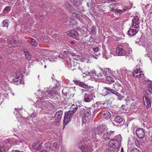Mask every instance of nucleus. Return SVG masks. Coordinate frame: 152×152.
<instances>
[{
    "instance_id": "nucleus-54",
    "label": "nucleus",
    "mask_w": 152,
    "mask_h": 152,
    "mask_svg": "<svg viewBox=\"0 0 152 152\" xmlns=\"http://www.w3.org/2000/svg\"><path fill=\"white\" fill-rule=\"evenodd\" d=\"M86 91H87V90H85V89H82L81 91V93L82 94H83V93H85L86 92Z\"/></svg>"
},
{
    "instance_id": "nucleus-31",
    "label": "nucleus",
    "mask_w": 152,
    "mask_h": 152,
    "mask_svg": "<svg viewBox=\"0 0 152 152\" xmlns=\"http://www.w3.org/2000/svg\"><path fill=\"white\" fill-rule=\"evenodd\" d=\"M123 118L119 116H116L115 118L114 121L116 123H121L123 121Z\"/></svg>"
},
{
    "instance_id": "nucleus-61",
    "label": "nucleus",
    "mask_w": 152,
    "mask_h": 152,
    "mask_svg": "<svg viewBox=\"0 0 152 152\" xmlns=\"http://www.w3.org/2000/svg\"><path fill=\"white\" fill-rule=\"evenodd\" d=\"M78 107H80V105L78 106V105L77 104V107H76L77 110V107H78Z\"/></svg>"
},
{
    "instance_id": "nucleus-57",
    "label": "nucleus",
    "mask_w": 152,
    "mask_h": 152,
    "mask_svg": "<svg viewBox=\"0 0 152 152\" xmlns=\"http://www.w3.org/2000/svg\"><path fill=\"white\" fill-rule=\"evenodd\" d=\"M97 56H93V57L94 58H95L96 59H97L98 58V57H97Z\"/></svg>"
},
{
    "instance_id": "nucleus-48",
    "label": "nucleus",
    "mask_w": 152,
    "mask_h": 152,
    "mask_svg": "<svg viewBox=\"0 0 152 152\" xmlns=\"http://www.w3.org/2000/svg\"><path fill=\"white\" fill-rule=\"evenodd\" d=\"M59 146V144L58 142H55L53 143V146L55 148H57Z\"/></svg>"
},
{
    "instance_id": "nucleus-13",
    "label": "nucleus",
    "mask_w": 152,
    "mask_h": 152,
    "mask_svg": "<svg viewBox=\"0 0 152 152\" xmlns=\"http://www.w3.org/2000/svg\"><path fill=\"white\" fill-rule=\"evenodd\" d=\"M116 52L119 56H123L126 55V51L124 50L122 46L120 45H118L116 49Z\"/></svg>"
},
{
    "instance_id": "nucleus-59",
    "label": "nucleus",
    "mask_w": 152,
    "mask_h": 152,
    "mask_svg": "<svg viewBox=\"0 0 152 152\" xmlns=\"http://www.w3.org/2000/svg\"><path fill=\"white\" fill-rule=\"evenodd\" d=\"M121 152H124L123 151V148H121Z\"/></svg>"
},
{
    "instance_id": "nucleus-63",
    "label": "nucleus",
    "mask_w": 152,
    "mask_h": 152,
    "mask_svg": "<svg viewBox=\"0 0 152 152\" xmlns=\"http://www.w3.org/2000/svg\"><path fill=\"white\" fill-rule=\"evenodd\" d=\"M115 10V9H113V8H112L111 9V10H113H113Z\"/></svg>"
},
{
    "instance_id": "nucleus-47",
    "label": "nucleus",
    "mask_w": 152,
    "mask_h": 152,
    "mask_svg": "<svg viewBox=\"0 0 152 152\" xmlns=\"http://www.w3.org/2000/svg\"><path fill=\"white\" fill-rule=\"evenodd\" d=\"M130 152H141L139 149L137 148H133L131 149Z\"/></svg>"
},
{
    "instance_id": "nucleus-26",
    "label": "nucleus",
    "mask_w": 152,
    "mask_h": 152,
    "mask_svg": "<svg viewBox=\"0 0 152 152\" xmlns=\"http://www.w3.org/2000/svg\"><path fill=\"white\" fill-rule=\"evenodd\" d=\"M121 146L115 147H109L108 150L109 152H118L120 149Z\"/></svg>"
},
{
    "instance_id": "nucleus-34",
    "label": "nucleus",
    "mask_w": 152,
    "mask_h": 152,
    "mask_svg": "<svg viewBox=\"0 0 152 152\" xmlns=\"http://www.w3.org/2000/svg\"><path fill=\"white\" fill-rule=\"evenodd\" d=\"M93 51L94 52L96 53L97 56H98L100 55L99 52V48L97 47H94L92 48Z\"/></svg>"
},
{
    "instance_id": "nucleus-33",
    "label": "nucleus",
    "mask_w": 152,
    "mask_h": 152,
    "mask_svg": "<svg viewBox=\"0 0 152 152\" xmlns=\"http://www.w3.org/2000/svg\"><path fill=\"white\" fill-rule=\"evenodd\" d=\"M71 62V69L72 70L75 69L76 67L75 66L76 64H75V62L73 61L72 60L70 61Z\"/></svg>"
},
{
    "instance_id": "nucleus-37",
    "label": "nucleus",
    "mask_w": 152,
    "mask_h": 152,
    "mask_svg": "<svg viewBox=\"0 0 152 152\" xmlns=\"http://www.w3.org/2000/svg\"><path fill=\"white\" fill-rule=\"evenodd\" d=\"M29 42L33 46L35 47L37 45V42L34 39H33L31 40H29Z\"/></svg>"
},
{
    "instance_id": "nucleus-14",
    "label": "nucleus",
    "mask_w": 152,
    "mask_h": 152,
    "mask_svg": "<svg viewBox=\"0 0 152 152\" xmlns=\"http://www.w3.org/2000/svg\"><path fill=\"white\" fill-rule=\"evenodd\" d=\"M77 60H80L81 61L86 63H91V58L88 55L86 54L82 58H81L80 56H77Z\"/></svg>"
},
{
    "instance_id": "nucleus-1",
    "label": "nucleus",
    "mask_w": 152,
    "mask_h": 152,
    "mask_svg": "<svg viewBox=\"0 0 152 152\" xmlns=\"http://www.w3.org/2000/svg\"><path fill=\"white\" fill-rule=\"evenodd\" d=\"M73 110H70L64 113L63 123L64 125H66L70 121L71 119L74 116V113L76 111V107H72Z\"/></svg>"
},
{
    "instance_id": "nucleus-44",
    "label": "nucleus",
    "mask_w": 152,
    "mask_h": 152,
    "mask_svg": "<svg viewBox=\"0 0 152 152\" xmlns=\"http://www.w3.org/2000/svg\"><path fill=\"white\" fill-rule=\"evenodd\" d=\"M108 53L106 52L105 53V55H103V57L105 58L106 59H107L111 56L110 55H108Z\"/></svg>"
},
{
    "instance_id": "nucleus-11",
    "label": "nucleus",
    "mask_w": 152,
    "mask_h": 152,
    "mask_svg": "<svg viewBox=\"0 0 152 152\" xmlns=\"http://www.w3.org/2000/svg\"><path fill=\"white\" fill-rule=\"evenodd\" d=\"M114 131H109L107 129L103 135V137L105 140H109L110 138L114 136Z\"/></svg>"
},
{
    "instance_id": "nucleus-3",
    "label": "nucleus",
    "mask_w": 152,
    "mask_h": 152,
    "mask_svg": "<svg viewBox=\"0 0 152 152\" xmlns=\"http://www.w3.org/2000/svg\"><path fill=\"white\" fill-rule=\"evenodd\" d=\"M65 7L67 9L69 12L72 13L71 16L69 19V22L74 24L75 23L76 18V13H75V10L67 2L65 4Z\"/></svg>"
},
{
    "instance_id": "nucleus-38",
    "label": "nucleus",
    "mask_w": 152,
    "mask_h": 152,
    "mask_svg": "<svg viewBox=\"0 0 152 152\" xmlns=\"http://www.w3.org/2000/svg\"><path fill=\"white\" fill-rule=\"evenodd\" d=\"M11 10V8L9 6H7L4 9L3 12L4 13H7L9 12Z\"/></svg>"
},
{
    "instance_id": "nucleus-52",
    "label": "nucleus",
    "mask_w": 152,
    "mask_h": 152,
    "mask_svg": "<svg viewBox=\"0 0 152 152\" xmlns=\"http://www.w3.org/2000/svg\"><path fill=\"white\" fill-rule=\"evenodd\" d=\"M98 77H100L102 76V74L101 72H100L98 74L96 75Z\"/></svg>"
},
{
    "instance_id": "nucleus-4",
    "label": "nucleus",
    "mask_w": 152,
    "mask_h": 152,
    "mask_svg": "<svg viewBox=\"0 0 152 152\" xmlns=\"http://www.w3.org/2000/svg\"><path fill=\"white\" fill-rule=\"evenodd\" d=\"M80 113L83 116L82 118L83 122L85 124L88 123L91 118L90 111L82 109Z\"/></svg>"
},
{
    "instance_id": "nucleus-5",
    "label": "nucleus",
    "mask_w": 152,
    "mask_h": 152,
    "mask_svg": "<svg viewBox=\"0 0 152 152\" xmlns=\"http://www.w3.org/2000/svg\"><path fill=\"white\" fill-rule=\"evenodd\" d=\"M150 95L147 92L144 93L143 96V104L144 106L147 109L151 107V100L150 98Z\"/></svg>"
},
{
    "instance_id": "nucleus-6",
    "label": "nucleus",
    "mask_w": 152,
    "mask_h": 152,
    "mask_svg": "<svg viewBox=\"0 0 152 152\" xmlns=\"http://www.w3.org/2000/svg\"><path fill=\"white\" fill-rule=\"evenodd\" d=\"M118 140L116 139H112L109 140V147H115L118 146H121V141L122 139L121 136H118Z\"/></svg>"
},
{
    "instance_id": "nucleus-42",
    "label": "nucleus",
    "mask_w": 152,
    "mask_h": 152,
    "mask_svg": "<svg viewBox=\"0 0 152 152\" xmlns=\"http://www.w3.org/2000/svg\"><path fill=\"white\" fill-rule=\"evenodd\" d=\"M45 146L47 148L50 149L51 148V145L49 142L45 144Z\"/></svg>"
},
{
    "instance_id": "nucleus-25",
    "label": "nucleus",
    "mask_w": 152,
    "mask_h": 152,
    "mask_svg": "<svg viewBox=\"0 0 152 152\" xmlns=\"http://www.w3.org/2000/svg\"><path fill=\"white\" fill-rule=\"evenodd\" d=\"M104 102L103 101L97 102L96 103L95 106L97 107L98 109H100L104 107Z\"/></svg>"
},
{
    "instance_id": "nucleus-36",
    "label": "nucleus",
    "mask_w": 152,
    "mask_h": 152,
    "mask_svg": "<svg viewBox=\"0 0 152 152\" xmlns=\"http://www.w3.org/2000/svg\"><path fill=\"white\" fill-rule=\"evenodd\" d=\"M9 21L7 20H5L3 21L2 22L3 26V27H6L7 28L9 26Z\"/></svg>"
},
{
    "instance_id": "nucleus-7",
    "label": "nucleus",
    "mask_w": 152,
    "mask_h": 152,
    "mask_svg": "<svg viewBox=\"0 0 152 152\" xmlns=\"http://www.w3.org/2000/svg\"><path fill=\"white\" fill-rule=\"evenodd\" d=\"M104 131L103 128L101 126H99L94 129V132L92 134V138L94 142H97L98 140L96 137V134H100Z\"/></svg>"
},
{
    "instance_id": "nucleus-8",
    "label": "nucleus",
    "mask_w": 152,
    "mask_h": 152,
    "mask_svg": "<svg viewBox=\"0 0 152 152\" xmlns=\"http://www.w3.org/2000/svg\"><path fill=\"white\" fill-rule=\"evenodd\" d=\"M140 20L137 16H135L133 17L132 20L131 27L135 28H140L139 24L140 23Z\"/></svg>"
},
{
    "instance_id": "nucleus-49",
    "label": "nucleus",
    "mask_w": 152,
    "mask_h": 152,
    "mask_svg": "<svg viewBox=\"0 0 152 152\" xmlns=\"http://www.w3.org/2000/svg\"><path fill=\"white\" fill-rule=\"evenodd\" d=\"M13 80L14 81L17 82L19 80H20L19 79V77H18V78L16 77H16H15V78H13Z\"/></svg>"
},
{
    "instance_id": "nucleus-21",
    "label": "nucleus",
    "mask_w": 152,
    "mask_h": 152,
    "mask_svg": "<svg viewBox=\"0 0 152 152\" xmlns=\"http://www.w3.org/2000/svg\"><path fill=\"white\" fill-rule=\"evenodd\" d=\"M93 98L91 94H88L87 93L85 94L84 96V99L85 102H89L91 101Z\"/></svg>"
},
{
    "instance_id": "nucleus-17",
    "label": "nucleus",
    "mask_w": 152,
    "mask_h": 152,
    "mask_svg": "<svg viewBox=\"0 0 152 152\" xmlns=\"http://www.w3.org/2000/svg\"><path fill=\"white\" fill-rule=\"evenodd\" d=\"M138 31L139 28L132 27L131 26L128 31V34L130 36H134L135 35Z\"/></svg>"
},
{
    "instance_id": "nucleus-50",
    "label": "nucleus",
    "mask_w": 152,
    "mask_h": 152,
    "mask_svg": "<svg viewBox=\"0 0 152 152\" xmlns=\"http://www.w3.org/2000/svg\"><path fill=\"white\" fill-rule=\"evenodd\" d=\"M71 54L72 55V56H73V57L72 58V59L75 60L76 58L75 56V54L73 53H71Z\"/></svg>"
},
{
    "instance_id": "nucleus-58",
    "label": "nucleus",
    "mask_w": 152,
    "mask_h": 152,
    "mask_svg": "<svg viewBox=\"0 0 152 152\" xmlns=\"http://www.w3.org/2000/svg\"><path fill=\"white\" fill-rule=\"evenodd\" d=\"M40 152H47L46 151L43 150L41 151Z\"/></svg>"
},
{
    "instance_id": "nucleus-45",
    "label": "nucleus",
    "mask_w": 152,
    "mask_h": 152,
    "mask_svg": "<svg viewBox=\"0 0 152 152\" xmlns=\"http://www.w3.org/2000/svg\"><path fill=\"white\" fill-rule=\"evenodd\" d=\"M82 75L83 77H84L86 76L87 75H91L90 73L86 72L85 73L83 72V74H81Z\"/></svg>"
},
{
    "instance_id": "nucleus-10",
    "label": "nucleus",
    "mask_w": 152,
    "mask_h": 152,
    "mask_svg": "<svg viewBox=\"0 0 152 152\" xmlns=\"http://www.w3.org/2000/svg\"><path fill=\"white\" fill-rule=\"evenodd\" d=\"M118 76L121 77L122 76V78H125L128 75L129 71L127 70L125 67L121 68L117 71Z\"/></svg>"
},
{
    "instance_id": "nucleus-12",
    "label": "nucleus",
    "mask_w": 152,
    "mask_h": 152,
    "mask_svg": "<svg viewBox=\"0 0 152 152\" xmlns=\"http://www.w3.org/2000/svg\"><path fill=\"white\" fill-rule=\"evenodd\" d=\"M142 71L140 68H137L134 69L133 73V75L134 77L140 78L144 76L143 74L142 73Z\"/></svg>"
},
{
    "instance_id": "nucleus-56",
    "label": "nucleus",
    "mask_w": 152,
    "mask_h": 152,
    "mask_svg": "<svg viewBox=\"0 0 152 152\" xmlns=\"http://www.w3.org/2000/svg\"><path fill=\"white\" fill-rule=\"evenodd\" d=\"M71 43L72 44H73L75 43V42L74 41H72L71 42Z\"/></svg>"
},
{
    "instance_id": "nucleus-28",
    "label": "nucleus",
    "mask_w": 152,
    "mask_h": 152,
    "mask_svg": "<svg viewBox=\"0 0 152 152\" xmlns=\"http://www.w3.org/2000/svg\"><path fill=\"white\" fill-rule=\"evenodd\" d=\"M24 52L26 59L28 60H31L32 58V56L31 53L27 50H24Z\"/></svg>"
},
{
    "instance_id": "nucleus-39",
    "label": "nucleus",
    "mask_w": 152,
    "mask_h": 152,
    "mask_svg": "<svg viewBox=\"0 0 152 152\" xmlns=\"http://www.w3.org/2000/svg\"><path fill=\"white\" fill-rule=\"evenodd\" d=\"M62 93L65 96H66L68 93V90L66 88H64L62 90Z\"/></svg>"
},
{
    "instance_id": "nucleus-30",
    "label": "nucleus",
    "mask_w": 152,
    "mask_h": 152,
    "mask_svg": "<svg viewBox=\"0 0 152 152\" xmlns=\"http://www.w3.org/2000/svg\"><path fill=\"white\" fill-rule=\"evenodd\" d=\"M129 9V8L128 7H126L125 6H124L123 7V10H121L119 9H118L116 10V13L117 14H121L122 13H124L123 11H126Z\"/></svg>"
},
{
    "instance_id": "nucleus-40",
    "label": "nucleus",
    "mask_w": 152,
    "mask_h": 152,
    "mask_svg": "<svg viewBox=\"0 0 152 152\" xmlns=\"http://www.w3.org/2000/svg\"><path fill=\"white\" fill-rule=\"evenodd\" d=\"M148 87L149 92L152 94V83L148 85Z\"/></svg>"
},
{
    "instance_id": "nucleus-16",
    "label": "nucleus",
    "mask_w": 152,
    "mask_h": 152,
    "mask_svg": "<svg viewBox=\"0 0 152 152\" xmlns=\"http://www.w3.org/2000/svg\"><path fill=\"white\" fill-rule=\"evenodd\" d=\"M136 134L137 136L139 138H142L144 137L145 133L144 130L143 129L139 128L136 129Z\"/></svg>"
},
{
    "instance_id": "nucleus-18",
    "label": "nucleus",
    "mask_w": 152,
    "mask_h": 152,
    "mask_svg": "<svg viewBox=\"0 0 152 152\" xmlns=\"http://www.w3.org/2000/svg\"><path fill=\"white\" fill-rule=\"evenodd\" d=\"M63 114V112L60 110L57 112L55 114L54 118L56 122H59L61 119Z\"/></svg>"
},
{
    "instance_id": "nucleus-9",
    "label": "nucleus",
    "mask_w": 152,
    "mask_h": 152,
    "mask_svg": "<svg viewBox=\"0 0 152 152\" xmlns=\"http://www.w3.org/2000/svg\"><path fill=\"white\" fill-rule=\"evenodd\" d=\"M56 94H58L57 93L54 91H51L49 92L47 91L42 94V99H48V97L52 98L56 96Z\"/></svg>"
},
{
    "instance_id": "nucleus-51",
    "label": "nucleus",
    "mask_w": 152,
    "mask_h": 152,
    "mask_svg": "<svg viewBox=\"0 0 152 152\" xmlns=\"http://www.w3.org/2000/svg\"><path fill=\"white\" fill-rule=\"evenodd\" d=\"M0 152H5V150L3 147H0Z\"/></svg>"
},
{
    "instance_id": "nucleus-24",
    "label": "nucleus",
    "mask_w": 152,
    "mask_h": 152,
    "mask_svg": "<svg viewBox=\"0 0 152 152\" xmlns=\"http://www.w3.org/2000/svg\"><path fill=\"white\" fill-rule=\"evenodd\" d=\"M41 144L40 142H35L33 143L32 146L34 149L39 150L41 148Z\"/></svg>"
},
{
    "instance_id": "nucleus-22",
    "label": "nucleus",
    "mask_w": 152,
    "mask_h": 152,
    "mask_svg": "<svg viewBox=\"0 0 152 152\" xmlns=\"http://www.w3.org/2000/svg\"><path fill=\"white\" fill-rule=\"evenodd\" d=\"M100 69L105 75H110V74H112V71L109 68H105L103 70L102 68H100Z\"/></svg>"
},
{
    "instance_id": "nucleus-41",
    "label": "nucleus",
    "mask_w": 152,
    "mask_h": 152,
    "mask_svg": "<svg viewBox=\"0 0 152 152\" xmlns=\"http://www.w3.org/2000/svg\"><path fill=\"white\" fill-rule=\"evenodd\" d=\"M8 38H1L0 39V41L2 42L6 43L7 44V41L8 40Z\"/></svg>"
},
{
    "instance_id": "nucleus-64",
    "label": "nucleus",
    "mask_w": 152,
    "mask_h": 152,
    "mask_svg": "<svg viewBox=\"0 0 152 152\" xmlns=\"http://www.w3.org/2000/svg\"><path fill=\"white\" fill-rule=\"evenodd\" d=\"M44 67L45 68H46V65H45L44 66Z\"/></svg>"
},
{
    "instance_id": "nucleus-29",
    "label": "nucleus",
    "mask_w": 152,
    "mask_h": 152,
    "mask_svg": "<svg viewBox=\"0 0 152 152\" xmlns=\"http://www.w3.org/2000/svg\"><path fill=\"white\" fill-rule=\"evenodd\" d=\"M104 88L107 90L111 92L112 94H115L116 96H118V97H119L120 96V95L118 93H117L115 91L110 88L109 87H105Z\"/></svg>"
},
{
    "instance_id": "nucleus-23",
    "label": "nucleus",
    "mask_w": 152,
    "mask_h": 152,
    "mask_svg": "<svg viewBox=\"0 0 152 152\" xmlns=\"http://www.w3.org/2000/svg\"><path fill=\"white\" fill-rule=\"evenodd\" d=\"M77 85L80 86L86 89H90L91 88V86H88V85H86L84 83L80 82L79 81H77Z\"/></svg>"
},
{
    "instance_id": "nucleus-46",
    "label": "nucleus",
    "mask_w": 152,
    "mask_h": 152,
    "mask_svg": "<svg viewBox=\"0 0 152 152\" xmlns=\"http://www.w3.org/2000/svg\"><path fill=\"white\" fill-rule=\"evenodd\" d=\"M134 141L135 144L138 147H139L140 146V143L137 139L136 138H134Z\"/></svg>"
},
{
    "instance_id": "nucleus-32",
    "label": "nucleus",
    "mask_w": 152,
    "mask_h": 152,
    "mask_svg": "<svg viewBox=\"0 0 152 152\" xmlns=\"http://www.w3.org/2000/svg\"><path fill=\"white\" fill-rule=\"evenodd\" d=\"M76 31L75 30L70 31L69 34H68L69 36L75 39L76 38V35L75 34Z\"/></svg>"
},
{
    "instance_id": "nucleus-43",
    "label": "nucleus",
    "mask_w": 152,
    "mask_h": 152,
    "mask_svg": "<svg viewBox=\"0 0 152 152\" xmlns=\"http://www.w3.org/2000/svg\"><path fill=\"white\" fill-rule=\"evenodd\" d=\"M108 53L106 52L105 53V55H103V57L105 58L106 59H107L111 56L110 55H108Z\"/></svg>"
},
{
    "instance_id": "nucleus-2",
    "label": "nucleus",
    "mask_w": 152,
    "mask_h": 152,
    "mask_svg": "<svg viewBox=\"0 0 152 152\" xmlns=\"http://www.w3.org/2000/svg\"><path fill=\"white\" fill-rule=\"evenodd\" d=\"M81 145H80V144L78 147L83 152H88L89 151H92L93 148L96 147L95 145V143H92L91 142H83Z\"/></svg>"
},
{
    "instance_id": "nucleus-15",
    "label": "nucleus",
    "mask_w": 152,
    "mask_h": 152,
    "mask_svg": "<svg viewBox=\"0 0 152 152\" xmlns=\"http://www.w3.org/2000/svg\"><path fill=\"white\" fill-rule=\"evenodd\" d=\"M7 44L9 46V45H11L10 47H16L18 46V43L17 41L12 38H8Z\"/></svg>"
},
{
    "instance_id": "nucleus-19",
    "label": "nucleus",
    "mask_w": 152,
    "mask_h": 152,
    "mask_svg": "<svg viewBox=\"0 0 152 152\" xmlns=\"http://www.w3.org/2000/svg\"><path fill=\"white\" fill-rule=\"evenodd\" d=\"M142 45L145 48L147 52H150L152 51L151 48H150L151 44L150 42L146 41H144L142 43Z\"/></svg>"
},
{
    "instance_id": "nucleus-60",
    "label": "nucleus",
    "mask_w": 152,
    "mask_h": 152,
    "mask_svg": "<svg viewBox=\"0 0 152 152\" xmlns=\"http://www.w3.org/2000/svg\"><path fill=\"white\" fill-rule=\"evenodd\" d=\"M34 114H32V115H31V117H34Z\"/></svg>"
},
{
    "instance_id": "nucleus-62",
    "label": "nucleus",
    "mask_w": 152,
    "mask_h": 152,
    "mask_svg": "<svg viewBox=\"0 0 152 152\" xmlns=\"http://www.w3.org/2000/svg\"><path fill=\"white\" fill-rule=\"evenodd\" d=\"M73 81H74V82L75 83V84H76V81L75 80H74Z\"/></svg>"
},
{
    "instance_id": "nucleus-20",
    "label": "nucleus",
    "mask_w": 152,
    "mask_h": 152,
    "mask_svg": "<svg viewBox=\"0 0 152 152\" xmlns=\"http://www.w3.org/2000/svg\"><path fill=\"white\" fill-rule=\"evenodd\" d=\"M142 45L145 48L147 52H150L152 51L151 48H150L151 44L150 42L146 41H144L142 43Z\"/></svg>"
},
{
    "instance_id": "nucleus-35",
    "label": "nucleus",
    "mask_w": 152,
    "mask_h": 152,
    "mask_svg": "<svg viewBox=\"0 0 152 152\" xmlns=\"http://www.w3.org/2000/svg\"><path fill=\"white\" fill-rule=\"evenodd\" d=\"M106 80L107 81L110 83H113L114 82V79L113 77L110 76H107Z\"/></svg>"
},
{
    "instance_id": "nucleus-53",
    "label": "nucleus",
    "mask_w": 152,
    "mask_h": 152,
    "mask_svg": "<svg viewBox=\"0 0 152 152\" xmlns=\"http://www.w3.org/2000/svg\"><path fill=\"white\" fill-rule=\"evenodd\" d=\"M91 73H92V74H93L94 75H96V73L95 70L94 69V70H92L91 71Z\"/></svg>"
},
{
    "instance_id": "nucleus-27",
    "label": "nucleus",
    "mask_w": 152,
    "mask_h": 152,
    "mask_svg": "<svg viewBox=\"0 0 152 152\" xmlns=\"http://www.w3.org/2000/svg\"><path fill=\"white\" fill-rule=\"evenodd\" d=\"M103 117L106 119L109 118L111 117L110 113L108 111H104L102 114Z\"/></svg>"
},
{
    "instance_id": "nucleus-55",
    "label": "nucleus",
    "mask_w": 152,
    "mask_h": 152,
    "mask_svg": "<svg viewBox=\"0 0 152 152\" xmlns=\"http://www.w3.org/2000/svg\"><path fill=\"white\" fill-rule=\"evenodd\" d=\"M11 152H22L20 151H18V150H13Z\"/></svg>"
}]
</instances>
